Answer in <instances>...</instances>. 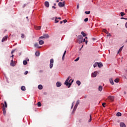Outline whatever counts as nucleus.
<instances>
[{
    "label": "nucleus",
    "mask_w": 127,
    "mask_h": 127,
    "mask_svg": "<svg viewBox=\"0 0 127 127\" xmlns=\"http://www.w3.org/2000/svg\"><path fill=\"white\" fill-rule=\"evenodd\" d=\"M71 78L70 76H68V78L66 79V80L64 82V85H66L68 87V88H70L71 87V85H72V83L74 82V80H72L71 82H69L70 81H71Z\"/></svg>",
    "instance_id": "nucleus-1"
},
{
    "label": "nucleus",
    "mask_w": 127,
    "mask_h": 127,
    "mask_svg": "<svg viewBox=\"0 0 127 127\" xmlns=\"http://www.w3.org/2000/svg\"><path fill=\"white\" fill-rule=\"evenodd\" d=\"M78 42L79 44H81L83 42V36H82V35H79L78 36Z\"/></svg>",
    "instance_id": "nucleus-2"
},
{
    "label": "nucleus",
    "mask_w": 127,
    "mask_h": 127,
    "mask_svg": "<svg viewBox=\"0 0 127 127\" xmlns=\"http://www.w3.org/2000/svg\"><path fill=\"white\" fill-rule=\"evenodd\" d=\"M54 63V60L53 59H52L50 60V69H52L53 67V64Z\"/></svg>",
    "instance_id": "nucleus-3"
},
{
    "label": "nucleus",
    "mask_w": 127,
    "mask_h": 127,
    "mask_svg": "<svg viewBox=\"0 0 127 127\" xmlns=\"http://www.w3.org/2000/svg\"><path fill=\"white\" fill-rule=\"evenodd\" d=\"M79 104H80V100H77L76 102V103L74 107L73 111H76V110L77 109V108L78 107V105H79Z\"/></svg>",
    "instance_id": "nucleus-4"
},
{
    "label": "nucleus",
    "mask_w": 127,
    "mask_h": 127,
    "mask_svg": "<svg viewBox=\"0 0 127 127\" xmlns=\"http://www.w3.org/2000/svg\"><path fill=\"white\" fill-rule=\"evenodd\" d=\"M58 5H59V6H60V7H63V6L65 5V2H59Z\"/></svg>",
    "instance_id": "nucleus-5"
},
{
    "label": "nucleus",
    "mask_w": 127,
    "mask_h": 127,
    "mask_svg": "<svg viewBox=\"0 0 127 127\" xmlns=\"http://www.w3.org/2000/svg\"><path fill=\"white\" fill-rule=\"evenodd\" d=\"M13 56H14V55H12V56L10 57H12V60L11 61L10 65H11V66H12V67H14V66H15V64H13Z\"/></svg>",
    "instance_id": "nucleus-6"
},
{
    "label": "nucleus",
    "mask_w": 127,
    "mask_h": 127,
    "mask_svg": "<svg viewBox=\"0 0 127 127\" xmlns=\"http://www.w3.org/2000/svg\"><path fill=\"white\" fill-rule=\"evenodd\" d=\"M7 37H8V36H5V37H4L1 40L2 42H4V41H6V40H7Z\"/></svg>",
    "instance_id": "nucleus-7"
},
{
    "label": "nucleus",
    "mask_w": 127,
    "mask_h": 127,
    "mask_svg": "<svg viewBox=\"0 0 127 127\" xmlns=\"http://www.w3.org/2000/svg\"><path fill=\"white\" fill-rule=\"evenodd\" d=\"M108 100H110V101H111V102H113V101H114V100H115V97L114 96H109L108 97Z\"/></svg>",
    "instance_id": "nucleus-8"
},
{
    "label": "nucleus",
    "mask_w": 127,
    "mask_h": 127,
    "mask_svg": "<svg viewBox=\"0 0 127 127\" xmlns=\"http://www.w3.org/2000/svg\"><path fill=\"white\" fill-rule=\"evenodd\" d=\"M97 73L98 72L97 71H95L94 73H92V77H93V78H95V77H96Z\"/></svg>",
    "instance_id": "nucleus-9"
},
{
    "label": "nucleus",
    "mask_w": 127,
    "mask_h": 127,
    "mask_svg": "<svg viewBox=\"0 0 127 127\" xmlns=\"http://www.w3.org/2000/svg\"><path fill=\"white\" fill-rule=\"evenodd\" d=\"M34 47L35 48H41V47L39 46V45L37 43L35 44Z\"/></svg>",
    "instance_id": "nucleus-10"
},
{
    "label": "nucleus",
    "mask_w": 127,
    "mask_h": 127,
    "mask_svg": "<svg viewBox=\"0 0 127 127\" xmlns=\"http://www.w3.org/2000/svg\"><path fill=\"white\" fill-rule=\"evenodd\" d=\"M35 29H36V30H40V29H41V26H35L34 27Z\"/></svg>",
    "instance_id": "nucleus-11"
},
{
    "label": "nucleus",
    "mask_w": 127,
    "mask_h": 127,
    "mask_svg": "<svg viewBox=\"0 0 127 127\" xmlns=\"http://www.w3.org/2000/svg\"><path fill=\"white\" fill-rule=\"evenodd\" d=\"M44 38H49V35L48 34H45L43 35Z\"/></svg>",
    "instance_id": "nucleus-12"
},
{
    "label": "nucleus",
    "mask_w": 127,
    "mask_h": 127,
    "mask_svg": "<svg viewBox=\"0 0 127 127\" xmlns=\"http://www.w3.org/2000/svg\"><path fill=\"white\" fill-rule=\"evenodd\" d=\"M7 108V104H6V101L4 102V104L3 103V108Z\"/></svg>",
    "instance_id": "nucleus-13"
},
{
    "label": "nucleus",
    "mask_w": 127,
    "mask_h": 127,
    "mask_svg": "<svg viewBox=\"0 0 127 127\" xmlns=\"http://www.w3.org/2000/svg\"><path fill=\"white\" fill-rule=\"evenodd\" d=\"M45 5L47 7H49V2L48 1H46L45 2Z\"/></svg>",
    "instance_id": "nucleus-14"
},
{
    "label": "nucleus",
    "mask_w": 127,
    "mask_h": 127,
    "mask_svg": "<svg viewBox=\"0 0 127 127\" xmlns=\"http://www.w3.org/2000/svg\"><path fill=\"white\" fill-rule=\"evenodd\" d=\"M98 66L99 68H102V67H103V64H102V63H98Z\"/></svg>",
    "instance_id": "nucleus-15"
},
{
    "label": "nucleus",
    "mask_w": 127,
    "mask_h": 127,
    "mask_svg": "<svg viewBox=\"0 0 127 127\" xmlns=\"http://www.w3.org/2000/svg\"><path fill=\"white\" fill-rule=\"evenodd\" d=\"M38 88L39 90H42V89H43V86H42V85L40 84L38 85Z\"/></svg>",
    "instance_id": "nucleus-16"
},
{
    "label": "nucleus",
    "mask_w": 127,
    "mask_h": 127,
    "mask_svg": "<svg viewBox=\"0 0 127 127\" xmlns=\"http://www.w3.org/2000/svg\"><path fill=\"white\" fill-rule=\"evenodd\" d=\"M56 85H57V87H61V85H62V84H61V83L59 82H57L56 83Z\"/></svg>",
    "instance_id": "nucleus-17"
},
{
    "label": "nucleus",
    "mask_w": 127,
    "mask_h": 127,
    "mask_svg": "<svg viewBox=\"0 0 127 127\" xmlns=\"http://www.w3.org/2000/svg\"><path fill=\"white\" fill-rule=\"evenodd\" d=\"M39 44H40V45H42L43 44H44V41H43V40H40L39 41Z\"/></svg>",
    "instance_id": "nucleus-18"
},
{
    "label": "nucleus",
    "mask_w": 127,
    "mask_h": 127,
    "mask_svg": "<svg viewBox=\"0 0 127 127\" xmlns=\"http://www.w3.org/2000/svg\"><path fill=\"white\" fill-rule=\"evenodd\" d=\"M120 127H126V124H125V123H121Z\"/></svg>",
    "instance_id": "nucleus-19"
},
{
    "label": "nucleus",
    "mask_w": 127,
    "mask_h": 127,
    "mask_svg": "<svg viewBox=\"0 0 127 127\" xmlns=\"http://www.w3.org/2000/svg\"><path fill=\"white\" fill-rule=\"evenodd\" d=\"M21 90L22 91H25V90H26V88H25V86H22L21 87Z\"/></svg>",
    "instance_id": "nucleus-20"
},
{
    "label": "nucleus",
    "mask_w": 127,
    "mask_h": 127,
    "mask_svg": "<svg viewBox=\"0 0 127 127\" xmlns=\"http://www.w3.org/2000/svg\"><path fill=\"white\" fill-rule=\"evenodd\" d=\"M109 81H110V83H111V85H114V80H113V79L110 78L109 79Z\"/></svg>",
    "instance_id": "nucleus-21"
},
{
    "label": "nucleus",
    "mask_w": 127,
    "mask_h": 127,
    "mask_svg": "<svg viewBox=\"0 0 127 127\" xmlns=\"http://www.w3.org/2000/svg\"><path fill=\"white\" fill-rule=\"evenodd\" d=\"M35 55L36 56H37V57L39 56L40 55V52L38 51L36 52Z\"/></svg>",
    "instance_id": "nucleus-22"
},
{
    "label": "nucleus",
    "mask_w": 127,
    "mask_h": 127,
    "mask_svg": "<svg viewBox=\"0 0 127 127\" xmlns=\"http://www.w3.org/2000/svg\"><path fill=\"white\" fill-rule=\"evenodd\" d=\"M98 64H99V63L96 62L95 63V64H94V65H93L94 68H96V67H97V66H98Z\"/></svg>",
    "instance_id": "nucleus-23"
},
{
    "label": "nucleus",
    "mask_w": 127,
    "mask_h": 127,
    "mask_svg": "<svg viewBox=\"0 0 127 127\" xmlns=\"http://www.w3.org/2000/svg\"><path fill=\"white\" fill-rule=\"evenodd\" d=\"M65 55H66V51H64V55L63 56L62 60L64 61L65 58Z\"/></svg>",
    "instance_id": "nucleus-24"
},
{
    "label": "nucleus",
    "mask_w": 127,
    "mask_h": 127,
    "mask_svg": "<svg viewBox=\"0 0 127 127\" xmlns=\"http://www.w3.org/2000/svg\"><path fill=\"white\" fill-rule=\"evenodd\" d=\"M123 48H124V46H122V47H121L118 52V54H119L120 53V52H121L122 50H123Z\"/></svg>",
    "instance_id": "nucleus-25"
},
{
    "label": "nucleus",
    "mask_w": 127,
    "mask_h": 127,
    "mask_svg": "<svg viewBox=\"0 0 127 127\" xmlns=\"http://www.w3.org/2000/svg\"><path fill=\"white\" fill-rule=\"evenodd\" d=\"M116 116L117 117H121L122 116V113H120V112H118L116 114Z\"/></svg>",
    "instance_id": "nucleus-26"
},
{
    "label": "nucleus",
    "mask_w": 127,
    "mask_h": 127,
    "mask_svg": "<svg viewBox=\"0 0 127 127\" xmlns=\"http://www.w3.org/2000/svg\"><path fill=\"white\" fill-rule=\"evenodd\" d=\"M98 90L100 92L102 91V90H103V87L102 86H99Z\"/></svg>",
    "instance_id": "nucleus-27"
},
{
    "label": "nucleus",
    "mask_w": 127,
    "mask_h": 127,
    "mask_svg": "<svg viewBox=\"0 0 127 127\" xmlns=\"http://www.w3.org/2000/svg\"><path fill=\"white\" fill-rule=\"evenodd\" d=\"M23 65H27V61L25 60L23 62Z\"/></svg>",
    "instance_id": "nucleus-28"
},
{
    "label": "nucleus",
    "mask_w": 127,
    "mask_h": 127,
    "mask_svg": "<svg viewBox=\"0 0 127 127\" xmlns=\"http://www.w3.org/2000/svg\"><path fill=\"white\" fill-rule=\"evenodd\" d=\"M81 34H82V35H83V36L84 37H85V36H87V34H86L84 32H81Z\"/></svg>",
    "instance_id": "nucleus-29"
},
{
    "label": "nucleus",
    "mask_w": 127,
    "mask_h": 127,
    "mask_svg": "<svg viewBox=\"0 0 127 127\" xmlns=\"http://www.w3.org/2000/svg\"><path fill=\"white\" fill-rule=\"evenodd\" d=\"M103 32H105L106 34H109V32L106 29H103Z\"/></svg>",
    "instance_id": "nucleus-30"
},
{
    "label": "nucleus",
    "mask_w": 127,
    "mask_h": 127,
    "mask_svg": "<svg viewBox=\"0 0 127 127\" xmlns=\"http://www.w3.org/2000/svg\"><path fill=\"white\" fill-rule=\"evenodd\" d=\"M2 111L3 115H5V108L4 107H3Z\"/></svg>",
    "instance_id": "nucleus-31"
},
{
    "label": "nucleus",
    "mask_w": 127,
    "mask_h": 127,
    "mask_svg": "<svg viewBox=\"0 0 127 127\" xmlns=\"http://www.w3.org/2000/svg\"><path fill=\"white\" fill-rule=\"evenodd\" d=\"M76 84H77L78 86H80V85H81V82L79 80H77L76 81Z\"/></svg>",
    "instance_id": "nucleus-32"
},
{
    "label": "nucleus",
    "mask_w": 127,
    "mask_h": 127,
    "mask_svg": "<svg viewBox=\"0 0 127 127\" xmlns=\"http://www.w3.org/2000/svg\"><path fill=\"white\" fill-rule=\"evenodd\" d=\"M120 14H121V16H124V15H125L126 14H125V12H121L120 13Z\"/></svg>",
    "instance_id": "nucleus-33"
},
{
    "label": "nucleus",
    "mask_w": 127,
    "mask_h": 127,
    "mask_svg": "<svg viewBox=\"0 0 127 127\" xmlns=\"http://www.w3.org/2000/svg\"><path fill=\"white\" fill-rule=\"evenodd\" d=\"M90 119L88 121L89 123H90V122L92 121V115H90Z\"/></svg>",
    "instance_id": "nucleus-34"
},
{
    "label": "nucleus",
    "mask_w": 127,
    "mask_h": 127,
    "mask_svg": "<svg viewBox=\"0 0 127 127\" xmlns=\"http://www.w3.org/2000/svg\"><path fill=\"white\" fill-rule=\"evenodd\" d=\"M55 23H58V22H59V21L57 20V17H56V19L55 20Z\"/></svg>",
    "instance_id": "nucleus-35"
},
{
    "label": "nucleus",
    "mask_w": 127,
    "mask_h": 127,
    "mask_svg": "<svg viewBox=\"0 0 127 127\" xmlns=\"http://www.w3.org/2000/svg\"><path fill=\"white\" fill-rule=\"evenodd\" d=\"M37 105H38V107H41V103H40V102H39Z\"/></svg>",
    "instance_id": "nucleus-36"
},
{
    "label": "nucleus",
    "mask_w": 127,
    "mask_h": 127,
    "mask_svg": "<svg viewBox=\"0 0 127 127\" xmlns=\"http://www.w3.org/2000/svg\"><path fill=\"white\" fill-rule=\"evenodd\" d=\"M85 13H86V14H90V13H91V11H85Z\"/></svg>",
    "instance_id": "nucleus-37"
},
{
    "label": "nucleus",
    "mask_w": 127,
    "mask_h": 127,
    "mask_svg": "<svg viewBox=\"0 0 127 127\" xmlns=\"http://www.w3.org/2000/svg\"><path fill=\"white\" fill-rule=\"evenodd\" d=\"M114 82H115V83H119V79H116L114 80Z\"/></svg>",
    "instance_id": "nucleus-38"
},
{
    "label": "nucleus",
    "mask_w": 127,
    "mask_h": 127,
    "mask_svg": "<svg viewBox=\"0 0 127 127\" xmlns=\"http://www.w3.org/2000/svg\"><path fill=\"white\" fill-rule=\"evenodd\" d=\"M80 59V58H77V59H76L75 60H74V61L75 62H77V61H78V60Z\"/></svg>",
    "instance_id": "nucleus-39"
},
{
    "label": "nucleus",
    "mask_w": 127,
    "mask_h": 127,
    "mask_svg": "<svg viewBox=\"0 0 127 127\" xmlns=\"http://www.w3.org/2000/svg\"><path fill=\"white\" fill-rule=\"evenodd\" d=\"M89 20V19L88 18H86L84 19L85 22H87Z\"/></svg>",
    "instance_id": "nucleus-40"
},
{
    "label": "nucleus",
    "mask_w": 127,
    "mask_h": 127,
    "mask_svg": "<svg viewBox=\"0 0 127 127\" xmlns=\"http://www.w3.org/2000/svg\"><path fill=\"white\" fill-rule=\"evenodd\" d=\"M21 37L22 38H24V34H21Z\"/></svg>",
    "instance_id": "nucleus-41"
},
{
    "label": "nucleus",
    "mask_w": 127,
    "mask_h": 127,
    "mask_svg": "<svg viewBox=\"0 0 127 127\" xmlns=\"http://www.w3.org/2000/svg\"><path fill=\"white\" fill-rule=\"evenodd\" d=\"M27 74H28V71H26L24 73V75H27Z\"/></svg>",
    "instance_id": "nucleus-42"
},
{
    "label": "nucleus",
    "mask_w": 127,
    "mask_h": 127,
    "mask_svg": "<svg viewBox=\"0 0 127 127\" xmlns=\"http://www.w3.org/2000/svg\"><path fill=\"white\" fill-rule=\"evenodd\" d=\"M39 38H40V39H43V38H44V36H41L39 37Z\"/></svg>",
    "instance_id": "nucleus-43"
},
{
    "label": "nucleus",
    "mask_w": 127,
    "mask_h": 127,
    "mask_svg": "<svg viewBox=\"0 0 127 127\" xmlns=\"http://www.w3.org/2000/svg\"><path fill=\"white\" fill-rule=\"evenodd\" d=\"M63 21V22H64V23H66V22H67V20L65 19V20H64Z\"/></svg>",
    "instance_id": "nucleus-44"
},
{
    "label": "nucleus",
    "mask_w": 127,
    "mask_h": 127,
    "mask_svg": "<svg viewBox=\"0 0 127 127\" xmlns=\"http://www.w3.org/2000/svg\"><path fill=\"white\" fill-rule=\"evenodd\" d=\"M106 105V103H103L102 104V106L104 108H105L106 106H105V105Z\"/></svg>",
    "instance_id": "nucleus-45"
},
{
    "label": "nucleus",
    "mask_w": 127,
    "mask_h": 127,
    "mask_svg": "<svg viewBox=\"0 0 127 127\" xmlns=\"http://www.w3.org/2000/svg\"><path fill=\"white\" fill-rule=\"evenodd\" d=\"M79 4H78L77 5V9H79Z\"/></svg>",
    "instance_id": "nucleus-46"
},
{
    "label": "nucleus",
    "mask_w": 127,
    "mask_h": 127,
    "mask_svg": "<svg viewBox=\"0 0 127 127\" xmlns=\"http://www.w3.org/2000/svg\"><path fill=\"white\" fill-rule=\"evenodd\" d=\"M121 19H127V18H124V17H122V18H121Z\"/></svg>",
    "instance_id": "nucleus-47"
},
{
    "label": "nucleus",
    "mask_w": 127,
    "mask_h": 127,
    "mask_svg": "<svg viewBox=\"0 0 127 127\" xmlns=\"http://www.w3.org/2000/svg\"><path fill=\"white\" fill-rule=\"evenodd\" d=\"M13 52H14V51H12L11 52V54H12L13 53Z\"/></svg>",
    "instance_id": "nucleus-48"
},
{
    "label": "nucleus",
    "mask_w": 127,
    "mask_h": 127,
    "mask_svg": "<svg viewBox=\"0 0 127 127\" xmlns=\"http://www.w3.org/2000/svg\"><path fill=\"white\" fill-rule=\"evenodd\" d=\"M85 44H86V45L88 44V41H86L85 42Z\"/></svg>",
    "instance_id": "nucleus-49"
},
{
    "label": "nucleus",
    "mask_w": 127,
    "mask_h": 127,
    "mask_svg": "<svg viewBox=\"0 0 127 127\" xmlns=\"http://www.w3.org/2000/svg\"><path fill=\"white\" fill-rule=\"evenodd\" d=\"M52 8L55 9V8H56V7H55V6H52Z\"/></svg>",
    "instance_id": "nucleus-50"
},
{
    "label": "nucleus",
    "mask_w": 127,
    "mask_h": 127,
    "mask_svg": "<svg viewBox=\"0 0 127 127\" xmlns=\"http://www.w3.org/2000/svg\"><path fill=\"white\" fill-rule=\"evenodd\" d=\"M112 35H111V34H109L108 35H107V36H111Z\"/></svg>",
    "instance_id": "nucleus-51"
},
{
    "label": "nucleus",
    "mask_w": 127,
    "mask_h": 127,
    "mask_svg": "<svg viewBox=\"0 0 127 127\" xmlns=\"http://www.w3.org/2000/svg\"><path fill=\"white\" fill-rule=\"evenodd\" d=\"M83 42H86V40L85 39H83Z\"/></svg>",
    "instance_id": "nucleus-52"
},
{
    "label": "nucleus",
    "mask_w": 127,
    "mask_h": 127,
    "mask_svg": "<svg viewBox=\"0 0 127 127\" xmlns=\"http://www.w3.org/2000/svg\"><path fill=\"white\" fill-rule=\"evenodd\" d=\"M62 23H63V21H61V22H60V24H62Z\"/></svg>",
    "instance_id": "nucleus-53"
},
{
    "label": "nucleus",
    "mask_w": 127,
    "mask_h": 127,
    "mask_svg": "<svg viewBox=\"0 0 127 127\" xmlns=\"http://www.w3.org/2000/svg\"><path fill=\"white\" fill-rule=\"evenodd\" d=\"M26 61H29V59H27L26 60Z\"/></svg>",
    "instance_id": "nucleus-54"
},
{
    "label": "nucleus",
    "mask_w": 127,
    "mask_h": 127,
    "mask_svg": "<svg viewBox=\"0 0 127 127\" xmlns=\"http://www.w3.org/2000/svg\"><path fill=\"white\" fill-rule=\"evenodd\" d=\"M57 2H59V0H57Z\"/></svg>",
    "instance_id": "nucleus-55"
},
{
    "label": "nucleus",
    "mask_w": 127,
    "mask_h": 127,
    "mask_svg": "<svg viewBox=\"0 0 127 127\" xmlns=\"http://www.w3.org/2000/svg\"><path fill=\"white\" fill-rule=\"evenodd\" d=\"M58 19H61V17H59Z\"/></svg>",
    "instance_id": "nucleus-56"
},
{
    "label": "nucleus",
    "mask_w": 127,
    "mask_h": 127,
    "mask_svg": "<svg viewBox=\"0 0 127 127\" xmlns=\"http://www.w3.org/2000/svg\"><path fill=\"white\" fill-rule=\"evenodd\" d=\"M88 39V37H86L85 39Z\"/></svg>",
    "instance_id": "nucleus-57"
},
{
    "label": "nucleus",
    "mask_w": 127,
    "mask_h": 127,
    "mask_svg": "<svg viewBox=\"0 0 127 127\" xmlns=\"http://www.w3.org/2000/svg\"><path fill=\"white\" fill-rule=\"evenodd\" d=\"M54 5H56V3H54Z\"/></svg>",
    "instance_id": "nucleus-58"
},
{
    "label": "nucleus",
    "mask_w": 127,
    "mask_h": 127,
    "mask_svg": "<svg viewBox=\"0 0 127 127\" xmlns=\"http://www.w3.org/2000/svg\"><path fill=\"white\" fill-rule=\"evenodd\" d=\"M93 40H95V38H93Z\"/></svg>",
    "instance_id": "nucleus-59"
},
{
    "label": "nucleus",
    "mask_w": 127,
    "mask_h": 127,
    "mask_svg": "<svg viewBox=\"0 0 127 127\" xmlns=\"http://www.w3.org/2000/svg\"><path fill=\"white\" fill-rule=\"evenodd\" d=\"M26 18H28V16H27V17H26Z\"/></svg>",
    "instance_id": "nucleus-60"
},
{
    "label": "nucleus",
    "mask_w": 127,
    "mask_h": 127,
    "mask_svg": "<svg viewBox=\"0 0 127 127\" xmlns=\"http://www.w3.org/2000/svg\"><path fill=\"white\" fill-rule=\"evenodd\" d=\"M23 6H25V4H24Z\"/></svg>",
    "instance_id": "nucleus-61"
},
{
    "label": "nucleus",
    "mask_w": 127,
    "mask_h": 127,
    "mask_svg": "<svg viewBox=\"0 0 127 127\" xmlns=\"http://www.w3.org/2000/svg\"><path fill=\"white\" fill-rule=\"evenodd\" d=\"M41 72H43V71H42V70H41Z\"/></svg>",
    "instance_id": "nucleus-62"
},
{
    "label": "nucleus",
    "mask_w": 127,
    "mask_h": 127,
    "mask_svg": "<svg viewBox=\"0 0 127 127\" xmlns=\"http://www.w3.org/2000/svg\"><path fill=\"white\" fill-rule=\"evenodd\" d=\"M126 11H127V9H126Z\"/></svg>",
    "instance_id": "nucleus-63"
},
{
    "label": "nucleus",
    "mask_w": 127,
    "mask_h": 127,
    "mask_svg": "<svg viewBox=\"0 0 127 127\" xmlns=\"http://www.w3.org/2000/svg\"><path fill=\"white\" fill-rule=\"evenodd\" d=\"M125 94H126V92H125Z\"/></svg>",
    "instance_id": "nucleus-64"
}]
</instances>
